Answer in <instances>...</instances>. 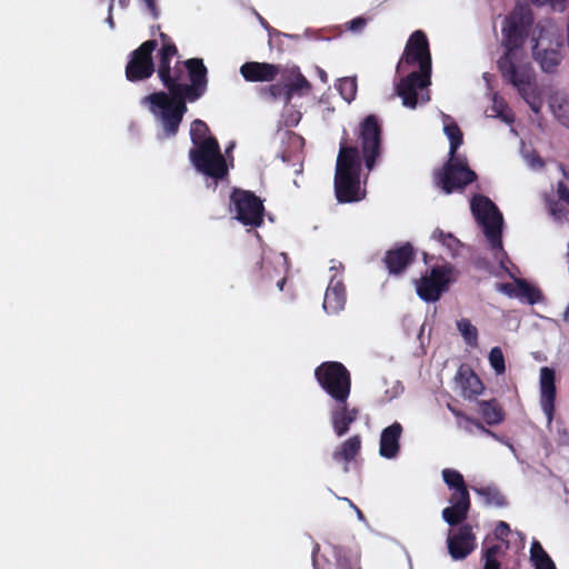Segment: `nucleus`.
<instances>
[{"mask_svg":"<svg viewBox=\"0 0 569 569\" xmlns=\"http://www.w3.org/2000/svg\"><path fill=\"white\" fill-rule=\"evenodd\" d=\"M555 114L560 119V121H561L565 126L569 127V119H565V118L562 119V116H561L560 113H558L557 111H555Z\"/></svg>","mask_w":569,"mask_h":569,"instance_id":"58","label":"nucleus"},{"mask_svg":"<svg viewBox=\"0 0 569 569\" xmlns=\"http://www.w3.org/2000/svg\"><path fill=\"white\" fill-rule=\"evenodd\" d=\"M156 48L157 41L148 40L130 54L126 67V77L129 81H140L152 76L154 72L152 52Z\"/></svg>","mask_w":569,"mask_h":569,"instance_id":"13","label":"nucleus"},{"mask_svg":"<svg viewBox=\"0 0 569 569\" xmlns=\"http://www.w3.org/2000/svg\"><path fill=\"white\" fill-rule=\"evenodd\" d=\"M141 1L144 3L147 10L150 12L152 18L158 19L160 11L157 7L156 0H141Z\"/></svg>","mask_w":569,"mask_h":569,"instance_id":"45","label":"nucleus"},{"mask_svg":"<svg viewBox=\"0 0 569 569\" xmlns=\"http://www.w3.org/2000/svg\"><path fill=\"white\" fill-rule=\"evenodd\" d=\"M451 281L452 268L450 266H437L415 281L416 291L421 300L436 302L448 290Z\"/></svg>","mask_w":569,"mask_h":569,"instance_id":"11","label":"nucleus"},{"mask_svg":"<svg viewBox=\"0 0 569 569\" xmlns=\"http://www.w3.org/2000/svg\"><path fill=\"white\" fill-rule=\"evenodd\" d=\"M169 93L159 91L146 96L142 104L161 122L168 137H173L187 112L186 101H197L207 90V68L202 59L191 58L168 66L167 74L160 79Z\"/></svg>","mask_w":569,"mask_h":569,"instance_id":"1","label":"nucleus"},{"mask_svg":"<svg viewBox=\"0 0 569 569\" xmlns=\"http://www.w3.org/2000/svg\"><path fill=\"white\" fill-rule=\"evenodd\" d=\"M317 73H318V76H319L320 80H321L323 83H327V82H328V74H327V72H326L323 69H321V68H317Z\"/></svg>","mask_w":569,"mask_h":569,"instance_id":"53","label":"nucleus"},{"mask_svg":"<svg viewBox=\"0 0 569 569\" xmlns=\"http://www.w3.org/2000/svg\"><path fill=\"white\" fill-rule=\"evenodd\" d=\"M415 256L413 248L410 243L391 249L386 253L385 263L391 274H400L405 271Z\"/></svg>","mask_w":569,"mask_h":569,"instance_id":"20","label":"nucleus"},{"mask_svg":"<svg viewBox=\"0 0 569 569\" xmlns=\"http://www.w3.org/2000/svg\"><path fill=\"white\" fill-rule=\"evenodd\" d=\"M456 379L462 390V396L465 398L471 399L481 395L483 391V385L481 380L470 368L460 367Z\"/></svg>","mask_w":569,"mask_h":569,"instance_id":"22","label":"nucleus"},{"mask_svg":"<svg viewBox=\"0 0 569 569\" xmlns=\"http://www.w3.org/2000/svg\"><path fill=\"white\" fill-rule=\"evenodd\" d=\"M341 552H342L341 549L336 548L335 556H336L338 567L340 569H353L349 559L346 556H343Z\"/></svg>","mask_w":569,"mask_h":569,"instance_id":"39","label":"nucleus"},{"mask_svg":"<svg viewBox=\"0 0 569 569\" xmlns=\"http://www.w3.org/2000/svg\"><path fill=\"white\" fill-rule=\"evenodd\" d=\"M443 132L449 140V156L458 154L457 150L462 144V132L458 124L448 114L441 113Z\"/></svg>","mask_w":569,"mask_h":569,"instance_id":"24","label":"nucleus"},{"mask_svg":"<svg viewBox=\"0 0 569 569\" xmlns=\"http://www.w3.org/2000/svg\"><path fill=\"white\" fill-rule=\"evenodd\" d=\"M361 158L357 147L340 142L336 163L335 192L339 202L359 201L365 197L360 187Z\"/></svg>","mask_w":569,"mask_h":569,"instance_id":"6","label":"nucleus"},{"mask_svg":"<svg viewBox=\"0 0 569 569\" xmlns=\"http://www.w3.org/2000/svg\"><path fill=\"white\" fill-rule=\"evenodd\" d=\"M550 214L557 220L561 221L566 217V210L556 201L548 202Z\"/></svg>","mask_w":569,"mask_h":569,"instance_id":"38","label":"nucleus"},{"mask_svg":"<svg viewBox=\"0 0 569 569\" xmlns=\"http://www.w3.org/2000/svg\"><path fill=\"white\" fill-rule=\"evenodd\" d=\"M510 532V527L507 522L505 521H500L496 529H495V535L498 539H503L505 537L508 536V533Z\"/></svg>","mask_w":569,"mask_h":569,"instance_id":"43","label":"nucleus"},{"mask_svg":"<svg viewBox=\"0 0 569 569\" xmlns=\"http://www.w3.org/2000/svg\"><path fill=\"white\" fill-rule=\"evenodd\" d=\"M257 17H258V19H259V21H260L261 26H262L264 29H267L269 32H271V28H270V26L268 24V22H267V21H266V20H264L260 14H258V13H257Z\"/></svg>","mask_w":569,"mask_h":569,"instance_id":"55","label":"nucleus"},{"mask_svg":"<svg viewBox=\"0 0 569 569\" xmlns=\"http://www.w3.org/2000/svg\"><path fill=\"white\" fill-rule=\"evenodd\" d=\"M498 290L509 297H515L516 287H512L510 283H502L498 286Z\"/></svg>","mask_w":569,"mask_h":569,"instance_id":"48","label":"nucleus"},{"mask_svg":"<svg viewBox=\"0 0 569 569\" xmlns=\"http://www.w3.org/2000/svg\"><path fill=\"white\" fill-rule=\"evenodd\" d=\"M262 201L252 192L234 189L230 196V211L244 226L259 227L263 221Z\"/></svg>","mask_w":569,"mask_h":569,"instance_id":"10","label":"nucleus"},{"mask_svg":"<svg viewBox=\"0 0 569 569\" xmlns=\"http://www.w3.org/2000/svg\"><path fill=\"white\" fill-rule=\"evenodd\" d=\"M475 491L479 496L483 497L488 505H493L497 507H503L507 505L505 497L500 493V491L497 488H476Z\"/></svg>","mask_w":569,"mask_h":569,"instance_id":"34","label":"nucleus"},{"mask_svg":"<svg viewBox=\"0 0 569 569\" xmlns=\"http://www.w3.org/2000/svg\"><path fill=\"white\" fill-rule=\"evenodd\" d=\"M475 428H477L480 432L485 433L486 435V431H488L489 429H487L481 422L477 421L475 422Z\"/></svg>","mask_w":569,"mask_h":569,"instance_id":"56","label":"nucleus"},{"mask_svg":"<svg viewBox=\"0 0 569 569\" xmlns=\"http://www.w3.org/2000/svg\"><path fill=\"white\" fill-rule=\"evenodd\" d=\"M160 38L162 41V48L159 52L160 60L158 66V77L159 79H163L167 74L168 66H170L171 59L177 56L178 50L174 43L169 38V36H167L163 32H160Z\"/></svg>","mask_w":569,"mask_h":569,"instance_id":"25","label":"nucleus"},{"mask_svg":"<svg viewBox=\"0 0 569 569\" xmlns=\"http://www.w3.org/2000/svg\"><path fill=\"white\" fill-rule=\"evenodd\" d=\"M555 370L549 367L540 369L539 385H540V406L547 418V425L550 426L553 420L555 401H556V385H555Z\"/></svg>","mask_w":569,"mask_h":569,"instance_id":"15","label":"nucleus"},{"mask_svg":"<svg viewBox=\"0 0 569 569\" xmlns=\"http://www.w3.org/2000/svg\"><path fill=\"white\" fill-rule=\"evenodd\" d=\"M286 279L282 277L277 281V287L282 290L284 286Z\"/></svg>","mask_w":569,"mask_h":569,"instance_id":"59","label":"nucleus"},{"mask_svg":"<svg viewBox=\"0 0 569 569\" xmlns=\"http://www.w3.org/2000/svg\"><path fill=\"white\" fill-rule=\"evenodd\" d=\"M319 551V546L316 545L315 548H313V551H312V557L315 558L316 557V553ZM316 563V560L313 559V565Z\"/></svg>","mask_w":569,"mask_h":569,"instance_id":"64","label":"nucleus"},{"mask_svg":"<svg viewBox=\"0 0 569 569\" xmlns=\"http://www.w3.org/2000/svg\"><path fill=\"white\" fill-rule=\"evenodd\" d=\"M480 413L487 425H499L505 419V413L497 400L479 401Z\"/></svg>","mask_w":569,"mask_h":569,"instance_id":"26","label":"nucleus"},{"mask_svg":"<svg viewBox=\"0 0 569 569\" xmlns=\"http://www.w3.org/2000/svg\"><path fill=\"white\" fill-rule=\"evenodd\" d=\"M345 305L346 289L343 282L336 274H332L325 293L323 310L327 313L336 315L345 308Z\"/></svg>","mask_w":569,"mask_h":569,"instance_id":"18","label":"nucleus"},{"mask_svg":"<svg viewBox=\"0 0 569 569\" xmlns=\"http://www.w3.org/2000/svg\"><path fill=\"white\" fill-rule=\"evenodd\" d=\"M293 76V80L290 84L286 86V103L291 100L293 93H302L303 91H309L311 86L306 77L299 71L298 68H293L291 70Z\"/></svg>","mask_w":569,"mask_h":569,"instance_id":"29","label":"nucleus"},{"mask_svg":"<svg viewBox=\"0 0 569 569\" xmlns=\"http://www.w3.org/2000/svg\"><path fill=\"white\" fill-rule=\"evenodd\" d=\"M106 22L109 24V27L111 29L114 28V21H113V18H112V3H110V6L108 8V17L106 19Z\"/></svg>","mask_w":569,"mask_h":569,"instance_id":"52","label":"nucleus"},{"mask_svg":"<svg viewBox=\"0 0 569 569\" xmlns=\"http://www.w3.org/2000/svg\"><path fill=\"white\" fill-rule=\"evenodd\" d=\"M442 478L446 485L453 489L455 492L452 496H462L465 493H469L463 480L462 475L453 469H443L442 470Z\"/></svg>","mask_w":569,"mask_h":569,"instance_id":"30","label":"nucleus"},{"mask_svg":"<svg viewBox=\"0 0 569 569\" xmlns=\"http://www.w3.org/2000/svg\"><path fill=\"white\" fill-rule=\"evenodd\" d=\"M333 264L330 267V271H333L336 274V277L338 278V273L341 272L343 270V266L341 262H335L332 261Z\"/></svg>","mask_w":569,"mask_h":569,"instance_id":"51","label":"nucleus"},{"mask_svg":"<svg viewBox=\"0 0 569 569\" xmlns=\"http://www.w3.org/2000/svg\"><path fill=\"white\" fill-rule=\"evenodd\" d=\"M475 422H476V420L465 416L462 419L458 420V427L469 433H472L473 428H475Z\"/></svg>","mask_w":569,"mask_h":569,"instance_id":"42","label":"nucleus"},{"mask_svg":"<svg viewBox=\"0 0 569 569\" xmlns=\"http://www.w3.org/2000/svg\"><path fill=\"white\" fill-rule=\"evenodd\" d=\"M240 73L246 81H272L279 74V67L267 62H246L240 67Z\"/></svg>","mask_w":569,"mask_h":569,"instance_id":"17","label":"nucleus"},{"mask_svg":"<svg viewBox=\"0 0 569 569\" xmlns=\"http://www.w3.org/2000/svg\"><path fill=\"white\" fill-rule=\"evenodd\" d=\"M357 88L358 86L356 77H345L339 79L336 83V89L339 91L342 99L348 103L355 100Z\"/></svg>","mask_w":569,"mask_h":569,"instance_id":"32","label":"nucleus"},{"mask_svg":"<svg viewBox=\"0 0 569 569\" xmlns=\"http://www.w3.org/2000/svg\"><path fill=\"white\" fill-rule=\"evenodd\" d=\"M348 24L350 31L359 32L366 27L367 20L363 17H357L352 19Z\"/></svg>","mask_w":569,"mask_h":569,"instance_id":"41","label":"nucleus"},{"mask_svg":"<svg viewBox=\"0 0 569 569\" xmlns=\"http://www.w3.org/2000/svg\"><path fill=\"white\" fill-rule=\"evenodd\" d=\"M360 449L361 437L359 435H355L345 440L339 447L335 449V451L332 452V458L338 462H345L346 466L343 468V471L348 472L349 468L347 463L352 461L359 455Z\"/></svg>","mask_w":569,"mask_h":569,"instance_id":"23","label":"nucleus"},{"mask_svg":"<svg viewBox=\"0 0 569 569\" xmlns=\"http://www.w3.org/2000/svg\"><path fill=\"white\" fill-rule=\"evenodd\" d=\"M557 194L559 200L569 206V189L562 181L557 184Z\"/></svg>","mask_w":569,"mask_h":569,"instance_id":"40","label":"nucleus"},{"mask_svg":"<svg viewBox=\"0 0 569 569\" xmlns=\"http://www.w3.org/2000/svg\"><path fill=\"white\" fill-rule=\"evenodd\" d=\"M359 410L349 408L347 401H335L330 411L332 429L337 437H343L350 429V426L358 419Z\"/></svg>","mask_w":569,"mask_h":569,"instance_id":"16","label":"nucleus"},{"mask_svg":"<svg viewBox=\"0 0 569 569\" xmlns=\"http://www.w3.org/2000/svg\"><path fill=\"white\" fill-rule=\"evenodd\" d=\"M492 110L495 111L497 117H500L505 121H511L509 116L506 113L507 104L505 100L499 97L497 93L492 98Z\"/></svg>","mask_w":569,"mask_h":569,"instance_id":"37","label":"nucleus"},{"mask_svg":"<svg viewBox=\"0 0 569 569\" xmlns=\"http://www.w3.org/2000/svg\"><path fill=\"white\" fill-rule=\"evenodd\" d=\"M515 298L522 299L533 305L540 299V291L521 279H516Z\"/></svg>","mask_w":569,"mask_h":569,"instance_id":"31","label":"nucleus"},{"mask_svg":"<svg viewBox=\"0 0 569 569\" xmlns=\"http://www.w3.org/2000/svg\"><path fill=\"white\" fill-rule=\"evenodd\" d=\"M401 435L402 426L397 421L381 431L379 441V453L381 457L393 459L398 456Z\"/></svg>","mask_w":569,"mask_h":569,"instance_id":"19","label":"nucleus"},{"mask_svg":"<svg viewBox=\"0 0 569 569\" xmlns=\"http://www.w3.org/2000/svg\"><path fill=\"white\" fill-rule=\"evenodd\" d=\"M501 547L499 545H493L487 548L483 551L482 559H497L498 553H500Z\"/></svg>","mask_w":569,"mask_h":569,"instance_id":"44","label":"nucleus"},{"mask_svg":"<svg viewBox=\"0 0 569 569\" xmlns=\"http://www.w3.org/2000/svg\"><path fill=\"white\" fill-rule=\"evenodd\" d=\"M489 363L497 376L503 375L506 371V363L502 350L500 347H493L489 352Z\"/></svg>","mask_w":569,"mask_h":569,"instance_id":"36","label":"nucleus"},{"mask_svg":"<svg viewBox=\"0 0 569 569\" xmlns=\"http://www.w3.org/2000/svg\"><path fill=\"white\" fill-rule=\"evenodd\" d=\"M396 73L399 81L395 83V90L403 107L415 109L430 100L431 54L423 31L417 30L410 36Z\"/></svg>","mask_w":569,"mask_h":569,"instance_id":"2","label":"nucleus"},{"mask_svg":"<svg viewBox=\"0 0 569 569\" xmlns=\"http://www.w3.org/2000/svg\"><path fill=\"white\" fill-rule=\"evenodd\" d=\"M530 561L535 569H557L552 559L537 540H533L530 547Z\"/></svg>","mask_w":569,"mask_h":569,"instance_id":"27","label":"nucleus"},{"mask_svg":"<svg viewBox=\"0 0 569 569\" xmlns=\"http://www.w3.org/2000/svg\"><path fill=\"white\" fill-rule=\"evenodd\" d=\"M477 547L476 536L470 525H462L457 531H449L447 548L452 560L466 559Z\"/></svg>","mask_w":569,"mask_h":569,"instance_id":"14","label":"nucleus"},{"mask_svg":"<svg viewBox=\"0 0 569 569\" xmlns=\"http://www.w3.org/2000/svg\"><path fill=\"white\" fill-rule=\"evenodd\" d=\"M477 179L462 154L449 156L448 161L433 173L435 184L446 194L461 192Z\"/></svg>","mask_w":569,"mask_h":569,"instance_id":"8","label":"nucleus"},{"mask_svg":"<svg viewBox=\"0 0 569 569\" xmlns=\"http://www.w3.org/2000/svg\"><path fill=\"white\" fill-rule=\"evenodd\" d=\"M315 376L322 389L335 400L346 402L350 395L351 379L347 368L340 362H325Z\"/></svg>","mask_w":569,"mask_h":569,"instance_id":"9","label":"nucleus"},{"mask_svg":"<svg viewBox=\"0 0 569 569\" xmlns=\"http://www.w3.org/2000/svg\"><path fill=\"white\" fill-rule=\"evenodd\" d=\"M528 164L536 169L542 167V160L538 156L526 157Z\"/></svg>","mask_w":569,"mask_h":569,"instance_id":"50","label":"nucleus"},{"mask_svg":"<svg viewBox=\"0 0 569 569\" xmlns=\"http://www.w3.org/2000/svg\"><path fill=\"white\" fill-rule=\"evenodd\" d=\"M341 500L348 502V505L356 510V508H358L350 499L348 498H340Z\"/></svg>","mask_w":569,"mask_h":569,"instance_id":"60","label":"nucleus"},{"mask_svg":"<svg viewBox=\"0 0 569 569\" xmlns=\"http://www.w3.org/2000/svg\"><path fill=\"white\" fill-rule=\"evenodd\" d=\"M341 500L348 502V505L356 510V508H358L350 499L348 498H340Z\"/></svg>","mask_w":569,"mask_h":569,"instance_id":"61","label":"nucleus"},{"mask_svg":"<svg viewBox=\"0 0 569 569\" xmlns=\"http://www.w3.org/2000/svg\"><path fill=\"white\" fill-rule=\"evenodd\" d=\"M457 328L468 346H478V330L469 319L462 318L457 321Z\"/></svg>","mask_w":569,"mask_h":569,"instance_id":"33","label":"nucleus"},{"mask_svg":"<svg viewBox=\"0 0 569 569\" xmlns=\"http://www.w3.org/2000/svg\"><path fill=\"white\" fill-rule=\"evenodd\" d=\"M341 500L348 502V505L356 510V508H358L350 499L348 498H340Z\"/></svg>","mask_w":569,"mask_h":569,"instance_id":"62","label":"nucleus"},{"mask_svg":"<svg viewBox=\"0 0 569 569\" xmlns=\"http://www.w3.org/2000/svg\"><path fill=\"white\" fill-rule=\"evenodd\" d=\"M532 3L537 6H546L550 4L556 8L557 6H562L567 0H530Z\"/></svg>","mask_w":569,"mask_h":569,"instance_id":"47","label":"nucleus"},{"mask_svg":"<svg viewBox=\"0 0 569 569\" xmlns=\"http://www.w3.org/2000/svg\"><path fill=\"white\" fill-rule=\"evenodd\" d=\"M486 435L498 440V441H501L500 437L491 430L486 431Z\"/></svg>","mask_w":569,"mask_h":569,"instance_id":"57","label":"nucleus"},{"mask_svg":"<svg viewBox=\"0 0 569 569\" xmlns=\"http://www.w3.org/2000/svg\"><path fill=\"white\" fill-rule=\"evenodd\" d=\"M533 21L529 9L518 8L503 18L501 44L505 54L498 60L502 78L526 98L531 86L532 73L529 63L521 62L517 50L522 46L528 28Z\"/></svg>","mask_w":569,"mask_h":569,"instance_id":"3","label":"nucleus"},{"mask_svg":"<svg viewBox=\"0 0 569 569\" xmlns=\"http://www.w3.org/2000/svg\"><path fill=\"white\" fill-rule=\"evenodd\" d=\"M448 409L460 420L462 419L466 415H463L461 411L455 409L453 407H451L450 405H448Z\"/></svg>","mask_w":569,"mask_h":569,"instance_id":"54","label":"nucleus"},{"mask_svg":"<svg viewBox=\"0 0 569 569\" xmlns=\"http://www.w3.org/2000/svg\"><path fill=\"white\" fill-rule=\"evenodd\" d=\"M532 54L542 71L556 72L562 60L560 49L563 38L560 28L551 19L540 20L532 31Z\"/></svg>","mask_w":569,"mask_h":569,"instance_id":"7","label":"nucleus"},{"mask_svg":"<svg viewBox=\"0 0 569 569\" xmlns=\"http://www.w3.org/2000/svg\"><path fill=\"white\" fill-rule=\"evenodd\" d=\"M451 507H447L442 510V519L449 526H456L462 522L467 516L470 508V497L469 493H465L462 496H452L450 499Z\"/></svg>","mask_w":569,"mask_h":569,"instance_id":"21","label":"nucleus"},{"mask_svg":"<svg viewBox=\"0 0 569 569\" xmlns=\"http://www.w3.org/2000/svg\"><path fill=\"white\" fill-rule=\"evenodd\" d=\"M483 569H500L501 563L498 559H483Z\"/></svg>","mask_w":569,"mask_h":569,"instance_id":"49","label":"nucleus"},{"mask_svg":"<svg viewBox=\"0 0 569 569\" xmlns=\"http://www.w3.org/2000/svg\"><path fill=\"white\" fill-rule=\"evenodd\" d=\"M431 238L433 240H437L441 242L443 246H446L452 253H456L458 249L460 248L461 243L460 241L451 233H445L441 229L437 228L432 234Z\"/></svg>","mask_w":569,"mask_h":569,"instance_id":"35","label":"nucleus"},{"mask_svg":"<svg viewBox=\"0 0 569 569\" xmlns=\"http://www.w3.org/2000/svg\"><path fill=\"white\" fill-rule=\"evenodd\" d=\"M262 92L270 96L272 99H277L282 93V88L280 84H272L269 88L263 89Z\"/></svg>","mask_w":569,"mask_h":569,"instance_id":"46","label":"nucleus"},{"mask_svg":"<svg viewBox=\"0 0 569 569\" xmlns=\"http://www.w3.org/2000/svg\"><path fill=\"white\" fill-rule=\"evenodd\" d=\"M287 256L284 253L274 254L273 259L263 256L260 262V269H266L262 278L272 279L273 276H280L286 264Z\"/></svg>","mask_w":569,"mask_h":569,"instance_id":"28","label":"nucleus"},{"mask_svg":"<svg viewBox=\"0 0 569 569\" xmlns=\"http://www.w3.org/2000/svg\"><path fill=\"white\" fill-rule=\"evenodd\" d=\"M356 512H357V517H358V519H360V520H363V519H365L363 513L360 511V509H359V508H356Z\"/></svg>","mask_w":569,"mask_h":569,"instance_id":"63","label":"nucleus"},{"mask_svg":"<svg viewBox=\"0 0 569 569\" xmlns=\"http://www.w3.org/2000/svg\"><path fill=\"white\" fill-rule=\"evenodd\" d=\"M359 139L366 168L372 170L381 148V127L376 116L369 114L360 123Z\"/></svg>","mask_w":569,"mask_h":569,"instance_id":"12","label":"nucleus"},{"mask_svg":"<svg viewBox=\"0 0 569 569\" xmlns=\"http://www.w3.org/2000/svg\"><path fill=\"white\" fill-rule=\"evenodd\" d=\"M190 138L193 148L189 150V159L196 170L214 180L224 178L228 173L226 159L216 138L210 136L207 123L194 120L191 123Z\"/></svg>","mask_w":569,"mask_h":569,"instance_id":"4","label":"nucleus"},{"mask_svg":"<svg viewBox=\"0 0 569 569\" xmlns=\"http://www.w3.org/2000/svg\"><path fill=\"white\" fill-rule=\"evenodd\" d=\"M470 207L488 242L492 258L502 270L508 272L511 278H515L508 271L507 262H509V258L502 246L503 217L501 212L488 197L481 194L472 198Z\"/></svg>","mask_w":569,"mask_h":569,"instance_id":"5","label":"nucleus"}]
</instances>
